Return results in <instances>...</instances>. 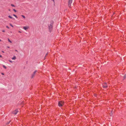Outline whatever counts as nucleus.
Here are the masks:
<instances>
[{
	"label": "nucleus",
	"mask_w": 126,
	"mask_h": 126,
	"mask_svg": "<svg viewBox=\"0 0 126 126\" xmlns=\"http://www.w3.org/2000/svg\"><path fill=\"white\" fill-rule=\"evenodd\" d=\"M11 6H12V7H15V6L14 5L12 4H11Z\"/></svg>",
	"instance_id": "nucleus-15"
},
{
	"label": "nucleus",
	"mask_w": 126,
	"mask_h": 126,
	"mask_svg": "<svg viewBox=\"0 0 126 126\" xmlns=\"http://www.w3.org/2000/svg\"><path fill=\"white\" fill-rule=\"evenodd\" d=\"M3 67L5 69H6L7 68V67H6L4 65H3Z\"/></svg>",
	"instance_id": "nucleus-16"
},
{
	"label": "nucleus",
	"mask_w": 126,
	"mask_h": 126,
	"mask_svg": "<svg viewBox=\"0 0 126 126\" xmlns=\"http://www.w3.org/2000/svg\"><path fill=\"white\" fill-rule=\"evenodd\" d=\"M1 74L3 75H4V74L3 73H1Z\"/></svg>",
	"instance_id": "nucleus-21"
},
{
	"label": "nucleus",
	"mask_w": 126,
	"mask_h": 126,
	"mask_svg": "<svg viewBox=\"0 0 126 126\" xmlns=\"http://www.w3.org/2000/svg\"><path fill=\"white\" fill-rule=\"evenodd\" d=\"M50 23V24L48 25V27L49 31L50 32H51L53 28V25L54 23V22L53 21H51Z\"/></svg>",
	"instance_id": "nucleus-1"
},
{
	"label": "nucleus",
	"mask_w": 126,
	"mask_h": 126,
	"mask_svg": "<svg viewBox=\"0 0 126 126\" xmlns=\"http://www.w3.org/2000/svg\"><path fill=\"white\" fill-rule=\"evenodd\" d=\"M6 27L8 29L9 28V27H8V26H6Z\"/></svg>",
	"instance_id": "nucleus-19"
},
{
	"label": "nucleus",
	"mask_w": 126,
	"mask_h": 126,
	"mask_svg": "<svg viewBox=\"0 0 126 126\" xmlns=\"http://www.w3.org/2000/svg\"><path fill=\"white\" fill-rule=\"evenodd\" d=\"M1 41V39H0V41Z\"/></svg>",
	"instance_id": "nucleus-29"
},
{
	"label": "nucleus",
	"mask_w": 126,
	"mask_h": 126,
	"mask_svg": "<svg viewBox=\"0 0 126 126\" xmlns=\"http://www.w3.org/2000/svg\"><path fill=\"white\" fill-rule=\"evenodd\" d=\"M16 59V57L15 56H14V57L12 58V59L13 60H15Z\"/></svg>",
	"instance_id": "nucleus-8"
},
{
	"label": "nucleus",
	"mask_w": 126,
	"mask_h": 126,
	"mask_svg": "<svg viewBox=\"0 0 126 126\" xmlns=\"http://www.w3.org/2000/svg\"><path fill=\"white\" fill-rule=\"evenodd\" d=\"M64 104V102L62 101H59L58 103V105L60 107H62Z\"/></svg>",
	"instance_id": "nucleus-2"
},
{
	"label": "nucleus",
	"mask_w": 126,
	"mask_h": 126,
	"mask_svg": "<svg viewBox=\"0 0 126 126\" xmlns=\"http://www.w3.org/2000/svg\"><path fill=\"white\" fill-rule=\"evenodd\" d=\"M15 51L17 52H18V51L16 50H15Z\"/></svg>",
	"instance_id": "nucleus-26"
},
{
	"label": "nucleus",
	"mask_w": 126,
	"mask_h": 126,
	"mask_svg": "<svg viewBox=\"0 0 126 126\" xmlns=\"http://www.w3.org/2000/svg\"><path fill=\"white\" fill-rule=\"evenodd\" d=\"M13 11L15 12H16V11L15 9H13Z\"/></svg>",
	"instance_id": "nucleus-18"
},
{
	"label": "nucleus",
	"mask_w": 126,
	"mask_h": 126,
	"mask_svg": "<svg viewBox=\"0 0 126 126\" xmlns=\"http://www.w3.org/2000/svg\"><path fill=\"white\" fill-rule=\"evenodd\" d=\"M29 27L28 26H25L23 27V29L26 30Z\"/></svg>",
	"instance_id": "nucleus-7"
},
{
	"label": "nucleus",
	"mask_w": 126,
	"mask_h": 126,
	"mask_svg": "<svg viewBox=\"0 0 126 126\" xmlns=\"http://www.w3.org/2000/svg\"><path fill=\"white\" fill-rule=\"evenodd\" d=\"M9 123H8L7 124H9Z\"/></svg>",
	"instance_id": "nucleus-30"
},
{
	"label": "nucleus",
	"mask_w": 126,
	"mask_h": 126,
	"mask_svg": "<svg viewBox=\"0 0 126 126\" xmlns=\"http://www.w3.org/2000/svg\"><path fill=\"white\" fill-rule=\"evenodd\" d=\"M13 16H15L16 18H17L18 17H17V16L16 15L13 14Z\"/></svg>",
	"instance_id": "nucleus-12"
},
{
	"label": "nucleus",
	"mask_w": 126,
	"mask_h": 126,
	"mask_svg": "<svg viewBox=\"0 0 126 126\" xmlns=\"http://www.w3.org/2000/svg\"><path fill=\"white\" fill-rule=\"evenodd\" d=\"M124 79H125L126 78V74H124Z\"/></svg>",
	"instance_id": "nucleus-10"
},
{
	"label": "nucleus",
	"mask_w": 126,
	"mask_h": 126,
	"mask_svg": "<svg viewBox=\"0 0 126 126\" xmlns=\"http://www.w3.org/2000/svg\"><path fill=\"white\" fill-rule=\"evenodd\" d=\"M2 57V56L0 55V57Z\"/></svg>",
	"instance_id": "nucleus-25"
},
{
	"label": "nucleus",
	"mask_w": 126,
	"mask_h": 126,
	"mask_svg": "<svg viewBox=\"0 0 126 126\" xmlns=\"http://www.w3.org/2000/svg\"><path fill=\"white\" fill-rule=\"evenodd\" d=\"M45 58H46V57H45Z\"/></svg>",
	"instance_id": "nucleus-31"
},
{
	"label": "nucleus",
	"mask_w": 126,
	"mask_h": 126,
	"mask_svg": "<svg viewBox=\"0 0 126 126\" xmlns=\"http://www.w3.org/2000/svg\"><path fill=\"white\" fill-rule=\"evenodd\" d=\"M2 31L3 32H5V31H4V30H3Z\"/></svg>",
	"instance_id": "nucleus-24"
},
{
	"label": "nucleus",
	"mask_w": 126,
	"mask_h": 126,
	"mask_svg": "<svg viewBox=\"0 0 126 126\" xmlns=\"http://www.w3.org/2000/svg\"><path fill=\"white\" fill-rule=\"evenodd\" d=\"M37 72V71L36 70H35L33 73V74H32L31 76L32 78H33L34 77L35 74Z\"/></svg>",
	"instance_id": "nucleus-6"
},
{
	"label": "nucleus",
	"mask_w": 126,
	"mask_h": 126,
	"mask_svg": "<svg viewBox=\"0 0 126 126\" xmlns=\"http://www.w3.org/2000/svg\"><path fill=\"white\" fill-rule=\"evenodd\" d=\"M113 110H112L111 111V113L112 114V115H113Z\"/></svg>",
	"instance_id": "nucleus-14"
},
{
	"label": "nucleus",
	"mask_w": 126,
	"mask_h": 126,
	"mask_svg": "<svg viewBox=\"0 0 126 126\" xmlns=\"http://www.w3.org/2000/svg\"><path fill=\"white\" fill-rule=\"evenodd\" d=\"M8 17H9V18H11V19H14V18H13L12 17V16H8Z\"/></svg>",
	"instance_id": "nucleus-9"
},
{
	"label": "nucleus",
	"mask_w": 126,
	"mask_h": 126,
	"mask_svg": "<svg viewBox=\"0 0 126 126\" xmlns=\"http://www.w3.org/2000/svg\"><path fill=\"white\" fill-rule=\"evenodd\" d=\"M19 32H20V33H21V32H20V31H19Z\"/></svg>",
	"instance_id": "nucleus-28"
},
{
	"label": "nucleus",
	"mask_w": 126,
	"mask_h": 126,
	"mask_svg": "<svg viewBox=\"0 0 126 126\" xmlns=\"http://www.w3.org/2000/svg\"><path fill=\"white\" fill-rule=\"evenodd\" d=\"M18 112V109H16V110L13 111L12 113L15 115L16 114L17 112Z\"/></svg>",
	"instance_id": "nucleus-5"
},
{
	"label": "nucleus",
	"mask_w": 126,
	"mask_h": 126,
	"mask_svg": "<svg viewBox=\"0 0 126 126\" xmlns=\"http://www.w3.org/2000/svg\"><path fill=\"white\" fill-rule=\"evenodd\" d=\"M73 0H69L68 1V6L70 8H71V4Z\"/></svg>",
	"instance_id": "nucleus-4"
},
{
	"label": "nucleus",
	"mask_w": 126,
	"mask_h": 126,
	"mask_svg": "<svg viewBox=\"0 0 126 126\" xmlns=\"http://www.w3.org/2000/svg\"><path fill=\"white\" fill-rule=\"evenodd\" d=\"M47 54H48V53H47L46 54V56H45V57H46V56H47Z\"/></svg>",
	"instance_id": "nucleus-22"
},
{
	"label": "nucleus",
	"mask_w": 126,
	"mask_h": 126,
	"mask_svg": "<svg viewBox=\"0 0 126 126\" xmlns=\"http://www.w3.org/2000/svg\"><path fill=\"white\" fill-rule=\"evenodd\" d=\"M103 87L104 89H106L108 87L107 84L106 83H104L102 84Z\"/></svg>",
	"instance_id": "nucleus-3"
},
{
	"label": "nucleus",
	"mask_w": 126,
	"mask_h": 126,
	"mask_svg": "<svg viewBox=\"0 0 126 126\" xmlns=\"http://www.w3.org/2000/svg\"><path fill=\"white\" fill-rule=\"evenodd\" d=\"M21 16L23 17L24 19H25L26 17H25L24 15H21Z\"/></svg>",
	"instance_id": "nucleus-11"
},
{
	"label": "nucleus",
	"mask_w": 126,
	"mask_h": 126,
	"mask_svg": "<svg viewBox=\"0 0 126 126\" xmlns=\"http://www.w3.org/2000/svg\"><path fill=\"white\" fill-rule=\"evenodd\" d=\"M10 26H12V27H13V26L11 24V23L10 24Z\"/></svg>",
	"instance_id": "nucleus-17"
},
{
	"label": "nucleus",
	"mask_w": 126,
	"mask_h": 126,
	"mask_svg": "<svg viewBox=\"0 0 126 126\" xmlns=\"http://www.w3.org/2000/svg\"><path fill=\"white\" fill-rule=\"evenodd\" d=\"M7 47L8 48H10L9 47Z\"/></svg>",
	"instance_id": "nucleus-27"
},
{
	"label": "nucleus",
	"mask_w": 126,
	"mask_h": 126,
	"mask_svg": "<svg viewBox=\"0 0 126 126\" xmlns=\"http://www.w3.org/2000/svg\"><path fill=\"white\" fill-rule=\"evenodd\" d=\"M3 52H4L3 51H2Z\"/></svg>",
	"instance_id": "nucleus-32"
},
{
	"label": "nucleus",
	"mask_w": 126,
	"mask_h": 126,
	"mask_svg": "<svg viewBox=\"0 0 126 126\" xmlns=\"http://www.w3.org/2000/svg\"><path fill=\"white\" fill-rule=\"evenodd\" d=\"M112 114H111V113L110 114V115L111 116H112Z\"/></svg>",
	"instance_id": "nucleus-23"
},
{
	"label": "nucleus",
	"mask_w": 126,
	"mask_h": 126,
	"mask_svg": "<svg viewBox=\"0 0 126 126\" xmlns=\"http://www.w3.org/2000/svg\"><path fill=\"white\" fill-rule=\"evenodd\" d=\"M9 62H10L11 63H12V62L11 60H9Z\"/></svg>",
	"instance_id": "nucleus-20"
},
{
	"label": "nucleus",
	"mask_w": 126,
	"mask_h": 126,
	"mask_svg": "<svg viewBox=\"0 0 126 126\" xmlns=\"http://www.w3.org/2000/svg\"><path fill=\"white\" fill-rule=\"evenodd\" d=\"M8 41H9V42H10V43H12V42L11 41L9 40V39L8 38Z\"/></svg>",
	"instance_id": "nucleus-13"
}]
</instances>
